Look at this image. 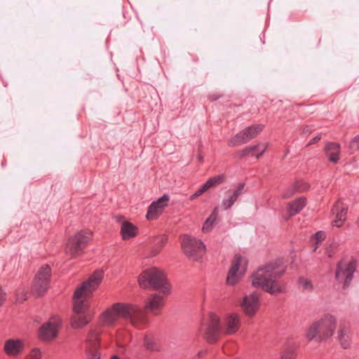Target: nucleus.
Listing matches in <instances>:
<instances>
[{
  "label": "nucleus",
  "mask_w": 359,
  "mask_h": 359,
  "mask_svg": "<svg viewBox=\"0 0 359 359\" xmlns=\"http://www.w3.org/2000/svg\"><path fill=\"white\" fill-rule=\"evenodd\" d=\"M89 320V317L83 313H75L72 319V325L75 329L81 328L87 325Z\"/></svg>",
  "instance_id": "bb28decb"
},
{
  "label": "nucleus",
  "mask_w": 359,
  "mask_h": 359,
  "mask_svg": "<svg viewBox=\"0 0 359 359\" xmlns=\"http://www.w3.org/2000/svg\"><path fill=\"white\" fill-rule=\"evenodd\" d=\"M325 153L330 162L337 163L341 153L340 144L336 142L327 143L325 146Z\"/></svg>",
  "instance_id": "aec40b11"
},
{
  "label": "nucleus",
  "mask_w": 359,
  "mask_h": 359,
  "mask_svg": "<svg viewBox=\"0 0 359 359\" xmlns=\"http://www.w3.org/2000/svg\"><path fill=\"white\" fill-rule=\"evenodd\" d=\"M246 264H247V263H246L245 264H243V265H241V266L242 268H243V271H242V273H244V271H245V266H246Z\"/></svg>",
  "instance_id": "a18cd8bd"
},
{
  "label": "nucleus",
  "mask_w": 359,
  "mask_h": 359,
  "mask_svg": "<svg viewBox=\"0 0 359 359\" xmlns=\"http://www.w3.org/2000/svg\"><path fill=\"white\" fill-rule=\"evenodd\" d=\"M325 233L324 231H319L313 234L311 238V241L313 243V252L316 251L318 248L320 243L325 240Z\"/></svg>",
  "instance_id": "7c9ffc66"
},
{
  "label": "nucleus",
  "mask_w": 359,
  "mask_h": 359,
  "mask_svg": "<svg viewBox=\"0 0 359 359\" xmlns=\"http://www.w3.org/2000/svg\"><path fill=\"white\" fill-rule=\"evenodd\" d=\"M259 146H250L245 147V149L239 151L240 157L243 158L248 155L251 154V151H254L255 149H258Z\"/></svg>",
  "instance_id": "f704fd0d"
},
{
  "label": "nucleus",
  "mask_w": 359,
  "mask_h": 359,
  "mask_svg": "<svg viewBox=\"0 0 359 359\" xmlns=\"http://www.w3.org/2000/svg\"><path fill=\"white\" fill-rule=\"evenodd\" d=\"M336 326V318L330 314H326L310 325L306 337L309 341H325L332 336Z\"/></svg>",
  "instance_id": "39448f33"
},
{
  "label": "nucleus",
  "mask_w": 359,
  "mask_h": 359,
  "mask_svg": "<svg viewBox=\"0 0 359 359\" xmlns=\"http://www.w3.org/2000/svg\"><path fill=\"white\" fill-rule=\"evenodd\" d=\"M225 180L226 177L223 174L215 175L210 177L204 185L207 187V189L209 190L211 188H215L218 185L222 184L224 182Z\"/></svg>",
  "instance_id": "cd10ccee"
},
{
  "label": "nucleus",
  "mask_w": 359,
  "mask_h": 359,
  "mask_svg": "<svg viewBox=\"0 0 359 359\" xmlns=\"http://www.w3.org/2000/svg\"><path fill=\"white\" fill-rule=\"evenodd\" d=\"M6 300V293L3 292L1 287L0 286V306Z\"/></svg>",
  "instance_id": "a19ab883"
},
{
  "label": "nucleus",
  "mask_w": 359,
  "mask_h": 359,
  "mask_svg": "<svg viewBox=\"0 0 359 359\" xmlns=\"http://www.w3.org/2000/svg\"><path fill=\"white\" fill-rule=\"evenodd\" d=\"M244 183H240L235 189H229L226 192V197L222 200V205L224 210L231 208L236 201L238 196L243 192Z\"/></svg>",
  "instance_id": "f3484780"
},
{
  "label": "nucleus",
  "mask_w": 359,
  "mask_h": 359,
  "mask_svg": "<svg viewBox=\"0 0 359 359\" xmlns=\"http://www.w3.org/2000/svg\"><path fill=\"white\" fill-rule=\"evenodd\" d=\"M349 148L352 152L359 151V135L350 142Z\"/></svg>",
  "instance_id": "c9c22d12"
},
{
  "label": "nucleus",
  "mask_w": 359,
  "mask_h": 359,
  "mask_svg": "<svg viewBox=\"0 0 359 359\" xmlns=\"http://www.w3.org/2000/svg\"><path fill=\"white\" fill-rule=\"evenodd\" d=\"M306 205V198L299 197L289 203L287 212L289 216H293L299 213Z\"/></svg>",
  "instance_id": "b1692460"
},
{
  "label": "nucleus",
  "mask_w": 359,
  "mask_h": 359,
  "mask_svg": "<svg viewBox=\"0 0 359 359\" xmlns=\"http://www.w3.org/2000/svg\"><path fill=\"white\" fill-rule=\"evenodd\" d=\"M51 269L48 264L40 267L32 287V292L36 296L44 294L49 287Z\"/></svg>",
  "instance_id": "1a4fd4ad"
},
{
  "label": "nucleus",
  "mask_w": 359,
  "mask_h": 359,
  "mask_svg": "<svg viewBox=\"0 0 359 359\" xmlns=\"http://www.w3.org/2000/svg\"><path fill=\"white\" fill-rule=\"evenodd\" d=\"M24 343L20 339H8L4 344V351L8 355H17L22 352Z\"/></svg>",
  "instance_id": "6ab92c4d"
},
{
  "label": "nucleus",
  "mask_w": 359,
  "mask_h": 359,
  "mask_svg": "<svg viewBox=\"0 0 359 359\" xmlns=\"http://www.w3.org/2000/svg\"><path fill=\"white\" fill-rule=\"evenodd\" d=\"M207 191H208L207 187L203 184L200 189H198L194 194H192L190 196L189 199L191 201H193L195 198H196L197 197L202 195L203 193H205Z\"/></svg>",
  "instance_id": "4c0bfd02"
},
{
  "label": "nucleus",
  "mask_w": 359,
  "mask_h": 359,
  "mask_svg": "<svg viewBox=\"0 0 359 359\" xmlns=\"http://www.w3.org/2000/svg\"><path fill=\"white\" fill-rule=\"evenodd\" d=\"M339 336V340L340 341V344L341 346L344 348H347L349 347L350 345V340H351V336H350V330L348 328L345 327H341L339 332H338Z\"/></svg>",
  "instance_id": "a878e982"
},
{
  "label": "nucleus",
  "mask_w": 359,
  "mask_h": 359,
  "mask_svg": "<svg viewBox=\"0 0 359 359\" xmlns=\"http://www.w3.org/2000/svg\"><path fill=\"white\" fill-rule=\"evenodd\" d=\"M251 140L246 129H243L240 133L234 135L228 141V145L230 147H236L241 145Z\"/></svg>",
  "instance_id": "393cba45"
},
{
  "label": "nucleus",
  "mask_w": 359,
  "mask_h": 359,
  "mask_svg": "<svg viewBox=\"0 0 359 359\" xmlns=\"http://www.w3.org/2000/svg\"><path fill=\"white\" fill-rule=\"evenodd\" d=\"M256 146H259V148L255 149L254 151H251V155L255 156L257 158H259L265 151L266 148L262 144H257Z\"/></svg>",
  "instance_id": "e433bc0d"
},
{
  "label": "nucleus",
  "mask_w": 359,
  "mask_h": 359,
  "mask_svg": "<svg viewBox=\"0 0 359 359\" xmlns=\"http://www.w3.org/2000/svg\"><path fill=\"white\" fill-rule=\"evenodd\" d=\"M163 304V297L157 294L149 298L144 309L137 305L116 303L102 313L100 321L104 325L112 326L120 318H122L129 320L134 327L142 329L147 323L146 310L156 315L159 313Z\"/></svg>",
  "instance_id": "f257e3e1"
},
{
  "label": "nucleus",
  "mask_w": 359,
  "mask_h": 359,
  "mask_svg": "<svg viewBox=\"0 0 359 359\" xmlns=\"http://www.w3.org/2000/svg\"><path fill=\"white\" fill-rule=\"evenodd\" d=\"M199 332L208 343L217 341L221 334L219 318L215 313H210L203 319Z\"/></svg>",
  "instance_id": "423d86ee"
},
{
  "label": "nucleus",
  "mask_w": 359,
  "mask_h": 359,
  "mask_svg": "<svg viewBox=\"0 0 359 359\" xmlns=\"http://www.w3.org/2000/svg\"><path fill=\"white\" fill-rule=\"evenodd\" d=\"M144 345L146 349L151 351H158L155 338L149 334H146L144 339Z\"/></svg>",
  "instance_id": "2f4dec72"
},
{
  "label": "nucleus",
  "mask_w": 359,
  "mask_h": 359,
  "mask_svg": "<svg viewBox=\"0 0 359 359\" xmlns=\"http://www.w3.org/2000/svg\"><path fill=\"white\" fill-rule=\"evenodd\" d=\"M219 97H220V95H215V94H212V95H209V99H210L211 101L217 100H218Z\"/></svg>",
  "instance_id": "37998d69"
},
{
  "label": "nucleus",
  "mask_w": 359,
  "mask_h": 359,
  "mask_svg": "<svg viewBox=\"0 0 359 359\" xmlns=\"http://www.w3.org/2000/svg\"><path fill=\"white\" fill-rule=\"evenodd\" d=\"M168 236L165 234L159 235L156 237H154L151 241V243L152 244L151 251V255H157L165 245V244L168 242Z\"/></svg>",
  "instance_id": "5701e85b"
},
{
  "label": "nucleus",
  "mask_w": 359,
  "mask_h": 359,
  "mask_svg": "<svg viewBox=\"0 0 359 359\" xmlns=\"http://www.w3.org/2000/svg\"><path fill=\"white\" fill-rule=\"evenodd\" d=\"M100 330L97 327L92 328L86 338V353L87 359H100Z\"/></svg>",
  "instance_id": "9b49d317"
},
{
  "label": "nucleus",
  "mask_w": 359,
  "mask_h": 359,
  "mask_svg": "<svg viewBox=\"0 0 359 359\" xmlns=\"http://www.w3.org/2000/svg\"><path fill=\"white\" fill-rule=\"evenodd\" d=\"M169 196L164 194L158 200L153 201L148 208L146 217L148 220H154L163 213L164 209L168 206Z\"/></svg>",
  "instance_id": "ddd939ff"
},
{
  "label": "nucleus",
  "mask_w": 359,
  "mask_h": 359,
  "mask_svg": "<svg viewBox=\"0 0 359 359\" xmlns=\"http://www.w3.org/2000/svg\"><path fill=\"white\" fill-rule=\"evenodd\" d=\"M104 272L102 270L95 271L88 280L76 288L74 294V311L75 313H84L89 306L88 298L100 284Z\"/></svg>",
  "instance_id": "7ed1b4c3"
},
{
  "label": "nucleus",
  "mask_w": 359,
  "mask_h": 359,
  "mask_svg": "<svg viewBox=\"0 0 359 359\" xmlns=\"http://www.w3.org/2000/svg\"><path fill=\"white\" fill-rule=\"evenodd\" d=\"M217 208H215L212 212V213L208 217V218L205 220L203 226V231L205 233L209 232L211 231L212 227L216 223L217 221Z\"/></svg>",
  "instance_id": "c85d7f7f"
},
{
  "label": "nucleus",
  "mask_w": 359,
  "mask_h": 359,
  "mask_svg": "<svg viewBox=\"0 0 359 359\" xmlns=\"http://www.w3.org/2000/svg\"><path fill=\"white\" fill-rule=\"evenodd\" d=\"M92 232L90 230H81L69 238L66 247V253L71 257H76L81 255L90 241Z\"/></svg>",
  "instance_id": "6e6552de"
},
{
  "label": "nucleus",
  "mask_w": 359,
  "mask_h": 359,
  "mask_svg": "<svg viewBox=\"0 0 359 359\" xmlns=\"http://www.w3.org/2000/svg\"><path fill=\"white\" fill-rule=\"evenodd\" d=\"M138 283L142 288L160 290L165 295L170 293V285L165 273L156 267L144 270L138 277Z\"/></svg>",
  "instance_id": "20e7f679"
},
{
  "label": "nucleus",
  "mask_w": 359,
  "mask_h": 359,
  "mask_svg": "<svg viewBox=\"0 0 359 359\" xmlns=\"http://www.w3.org/2000/svg\"><path fill=\"white\" fill-rule=\"evenodd\" d=\"M16 299H17L18 302H22L27 299V294L25 293L23 291L20 292V291H18L17 293Z\"/></svg>",
  "instance_id": "ea45409f"
},
{
  "label": "nucleus",
  "mask_w": 359,
  "mask_h": 359,
  "mask_svg": "<svg viewBox=\"0 0 359 359\" xmlns=\"http://www.w3.org/2000/svg\"><path fill=\"white\" fill-rule=\"evenodd\" d=\"M181 248L190 259L198 261L201 259L205 252L206 248L199 239L184 234L180 236Z\"/></svg>",
  "instance_id": "0eeeda50"
},
{
  "label": "nucleus",
  "mask_w": 359,
  "mask_h": 359,
  "mask_svg": "<svg viewBox=\"0 0 359 359\" xmlns=\"http://www.w3.org/2000/svg\"><path fill=\"white\" fill-rule=\"evenodd\" d=\"M241 307L247 316H254L259 307L258 294L254 292L248 296H245L241 303Z\"/></svg>",
  "instance_id": "2eb2a0df"
},
{
  "label": "nucleus",
  "mask_w": 359,
  "mask_h": 359,
  "mask_svg": "<svg viewBox=\"0 0 359 359\" xmlns=\"http://www.w3.org/2000/svg\"><path fill=\"white\" fill-rule=\"evenodd\" d=\"M309 185L303 180H297L291 187H288L283 194V198L292 197L295 193L306 191L309 189Z\"/></svg>",
  "instance_id": "412c9836"
},
{
  "label": "nucleus",
  "mask_w": 359,
  "mask_h": 359,
  "mask_svg": "<svg viewBox=\"0 0 359 359\" xmlns=\"http://www.w3.org/2000/svg\"><path fill=\"white\" fill-rule=\"evenodd\" d=\"M264 128V125L256 124L247 127L245 129L250 135V139L255 138Z\"/></svg>",
  "instance_id": "473e14b6"
},
{
  "label": "nucleus",
  "mask_w": 359,
  "mask_h": 359,
  "mask_svg": "<svg viewBox=\"0 0 359 359\" xmlns=\"http://www.w3.org/2000/svg\"><path fill=\"white\" fill-rule=\"evenodd\" d=\"M205 354H206V351H205V350H201V351H200L198 353V358H201V357L203 356Z\"/></svg>",
  "instance_id": "c03bdc74"
},
{
  "label": "nucleus",
  "mask_w": 359,
  "mask_h": 359,
  "mask_svg": "<svg viewBox=\"0 0 359 359\" xmlns=\"http://www.w3.org/2000/svg\"><path fill=\"white\" fill-rule=\"evenodd\" d=\"M30 359H41V351L39 348H34L29 354Z\"/></svg>",
  "instance_id": "58836bf2"
},
{
  "label": "nucleus",
  "mask_w": 359,
  "mask_h": 359,
  "mask_svg": "<svg viewBox=\"0 0 359 359\" xmlns=\"http://www.w3.org/2000/svg\"><path fill=\"white\" fill-rule=\"evenodd\" d=\"M320 140V136L319 135H317L316 137H314L313 139H311L309 142L308 143V146L309 145H311L313 144H316V142H318L319 140Z\"/></svg>",
  "instance_id": "79ce46f5"
},
{
  "label": "nucleus",
  "mask_w": 359,
  "mask_h": 359,
  "mask_svg": "<svg viewBox=\"0 0 359 359\" xmlns=\"http://www.w3.org/2000/svg\"><path fill=\"white\" fill-rule=\"evenodd\" d=\"M111 359H120L117 355H113Z\"/></svg>",
  "instance_id": "49530a36"
},
{
  "label": "nucleus",
  "mask_w": 359,
  "mask_h": 359,
  "mask_svg": "<svg viewBox=\"0 0 359 359\" xmlns=\"http://www.w3.org/2000/svg\"><path fill=\"white\" fill-rule=\"evenodd\" d=\"M240 317L236 313L227 314L224 320L226 333L229 334L236 332L240 327Z\"/></svg>",
  "instance_id": "a211bd4d"
},
{
  "label": "nucleus",
  "mask_w": 359,
  "mask_h": 359,
  "mask_svg": "<svg viewBox=\"0 0 359 359\" xmlns=\"http://www.w3.org/2000/svg\"><path fill=\"white\" fill-rule=\"evenodd\" d=\"M299 286L304 290L311 291L313 290V285L311 281L303 277L299 279Z\"/></svg>",
  "instance_id": "72a5a7b5"
},
{
  "label": "nucleus",
  "mask_w": 359,
  "mask_h": 359,
  "mask_svg": "<svg viewBox=\"0 0 359 359\" xmlns=\"http://www.w3.org/2000/svg\"><path fill=\"white\" fill-rule=\"evenodd\" d=\"M356 269V264L354 261L346 262L341 261L337 266L335 278L343 283V288L346 289L348 287L353 279V273Z\"/></svg>",
  "instance_id": "9d476101"
},
{
  "label": "nucleus",
  "mask_w": 359,
  "mask_h": 359,
  "mask_svg": "<svg viewBox=\"0 0 359 359\" xmlns=\"http://www.w3.org/2000/svg\"><path fill=\"white\" fill-rule=\"evenodd\" d=\"M120 233L122 239L129 240L135 237L138 233V229L136 226L128 221H125L121 226Z\"/></svg>",
  "instance_id": "4be33fe9"
},
{
  "label": "nucleus",
  "mask_w": 359,
  "mask_h": 359,
  "mask_svg": "<svg viewBox=\"0 0 359 359\" xmlns=\"http://www.w3.org/2000/svg\"><path fill=\"white\" fill-rule=\"evenodd\" d=\"M348 207L341 200H338L334 205L332 212L335 216L334 220L332 222V226L336 227L341 226L346 218Z\"/></svg>",
  "instance_id": "dca6fc26"
},
{
  "label": "nucleus",
  "mask_w": 359,
  "mask_h": 359,
  "mask_svg": "<svg viewBox=\"0 0 359 359\" xmlns=\"http://www.w3.org/2000/svg\"><path fill=\"white\" fill-rule=\"evenodd\" d=\"M245 264L246 259L241 255H236L234 257L231 266L226 277L227 284L233 285L238 281L240 278V274L238 273L240 269V266Z\"/></svg>",
  "instance_id": "4468645a"
},
{
  "label": "nucleus",
  "mask_w": 359,
  "mask_h": 359,
  "mask_svg": "<svg viewBox=\"0 0 359 359\" xmlns=\"http://www.w3.org/2000/svg\"><path fill=\"white\" fill-rule=\"evenodd\" d=\"M297 345L292 344L287 346L281 353L280 359H295Z\"/></svg>",
  "instance_id": "c756f323"
},
{
  "label": "nucleus",
  "mask_w": 359,
  "mask_h": 359,
  "mask_svg": "<svg viewBox=\"0 0 359 359\" xmlns=\"http://www.w3.org/2000/svg\"><path fill=\"white\" fill-rule=\"evenodd\" d=\"M61 324L62 320L59 316L51 317L48 322L41 326L39 331L40 339L50 341L54 339L57 334L58 328Z\"/></svg>",
  "instance_id": "f8f14e48"
},
{
  "label": "nucleus",
  "mask_w": 359,
  "mask_h": 359,
  "mask_svg": "<svg viewBox=\"0 0 359 359\" xmlns=\"http://www.w3.org/2000/svg\"><path fill=\"white\" fill-rule=\"evenodd\" d=\"M285 267L281 260H276L274 262L259 267L252 278V284L255 287H261L264 291L275 294L285 291V286L278 281V279L283 275Z\"/></svg>",
  "instance_id": "f03ea898"
}]
</instances>
